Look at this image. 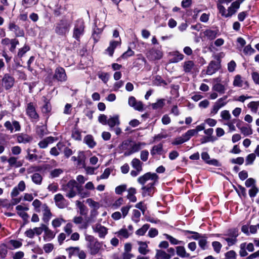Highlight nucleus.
Segmentation results:
<instances>
[{"label": "nucleus", "mask_w": 259, "mask_h": 259, "mask_svg": "<svg viewBox=\"0 0 259 259\" xmlns=\"http://www.w3.org/2000/svg\"><path fill=\"white\" fill-rule=\"evenodd\" d=\"M246 249V243H242L240 245V251L239 254L241 256H246L248 253L245 250Z\"/></svg>", "instance_id": "obj_61"}, {"label": "nucleus", "mask_w": 259, "mask_h": 259, "mask_svg": "<svg viewBox=\"0 0 259 259\" xmlns=\"http://www.w3.org/2000/svg\"><path fill=\"white\" fill-rule=\"evenodd\" d=\"M186 142V141L185 140L184 136L182 135L181 137L176 138L172 142V144L174 145H177L182 144Z\"/></svg>", "instance_id": "obj_63"}, {"label": "nucleus", "mask_w": 259, "mask_h": 259, "mask_svg": "<svg viewBox=\"0 0 259 259\" xmlns=\"http://www.w3.org/2000/svg\"><path fill=\"white\" fill-rule=\"evenodd\" d=\"M233 85L234 87L247 89L249 87L248 82L245 80L243 77L239 74L234 76L233 81Z\"/></svg>", "instance_id": "obj_6"}, {"label": "nucleus", "mask_w": 259, "mask_h": 259, "mask_svg": "<svg viewBox=\"0 0 259 259\" xmlns=\"http://www.w3.org/2000/svg\"><path fill=\"white\" fill-rule=\"evenodd\" d=\"M196 134V131L193 129L188 130L186 133L183 135L185 140L188 141L192 136Z\"/></svg>", "instance_id": "obj_51"}, {"label": "nucleus", "mask_w": 259, "mask_h": 259, "mask_svg": "<svg viewBox=\"0 0 259 259\" xmlns=\"http://www.w3.org/2000/svg\"><path fill=\"white\" fill-rule=\"evenodd\" d=\"M73 222L75 224H79L78 228L80 229H87L88 227V223L86 222H83V218L81 217H75L73 218Z\"/></svg>", "instance_id": "obj_30"}, {"label": "nucleus", "mask_w": 259, "mask_h": 259, "mask_svg": "<svg viewBox=\"0 0 259 259\" xmlns=\"http://www.w3.org/2000/svg\"><path fill=\"white\" fill-rule=\"evenodd\" d=\"M71 23L69 21L63 20L56 24L55 27V32L62 36L65 35L69 31Z\"/></svg>", "instance_id": "obj_3"}, {"label": "nucleus", "mask_w": 259, "mask_h": 259, "mask_svg": "<svg viewBox=\"0 0 259 259\" xmlns=\"http://www.w3.org/2000/svg\"><path fill=\"white\" fill-rule=\"evenodd\" d=\"M162 151V145L160 144L155 145L153 147L151 150V154L152 155H154L156 154H160Z\"/></svg>", "instance_id": "obj_44"}, {"label": "nucleus", "mask_w": 259, "mask_h": 259, "mask_svg": "<svg viewBox=\"0 0 259 259\" xmlns=\"http://www.w3.org/2000/svg\"><path fill=\"white\" fill-rule=\"evenodd\" d=\"M14 81V78L12 76L6 74L2 79V85L6 90H9L13 86Z\"/></svg>", "instance_id": "obj_15"}, {"label": "nucleus", "mask_w": 259, "mask_h": 259, "mask_svg": "<svg viewBox=\"0 0 259 259\" xmlns=\"http://www.w3.org/2000/svg\"><path fill=\"white\" fill-rule=\"evenodd\" d=\"M156 183H148L146 185L143 186L141 188L142 194L143 197L152 196L154 192V185Z\"/></svg>", "instance_id": "obj_10"}, {"label": "nucleus", "mask_w": 259, "mask_h": 259, "mask_svg": "<svg viewBox=\"0 0 259 259\" xmlns=\"http://www.w3.org/2000/svg\"><path fill=\"white\" fill-rule=\"evenodd\" d=\"M66 221L62 218H57L52 221V225L54 228L60 227Z\"/></svg>", "instance_id": "obj_39"}, {"label": "nucleus", "mask_w": 259, "mask_h": 259, "mask_svg": "<svg viewBox=\"0 0 259 259\" xmlns=\"http://www.w3.org/2000/svg\"><path fill=\"white\" fill-rule=\"evenodd\" d=\"M147 58L151 61L160 60L163 56V53L160 48H152L146 53Z\"/></svg>", "instance_id": "obj_5"}, {"label": "nucleus", "mask_w": 259, "mask_h": 259, "mask_svg": "<svg viewBox=\"0 0 259 259\" xmlns=\"http://www.w3.org/2000/svg\"><path fill=\"white\" fill-rule=\"evenodd\" d=\"M128 194L127 195V198L130 200L131 202H135L137 201V198L135 194L136 193V190L134 188H130L127 190Z\"/></svg>", "instance_id": "obj_36"}, {"label": "nucleus", "mask_w": 259, "mask_h": 259, "mask_svg": "<svg viewBox=\"0 0 259 259\" xmlns=\"http://www.w3.org/2000/svg\"><path fill=\"white\" fill-rule=\"evenodd\" d=\"M8 162L11 167H19L22 165V163L17 160L15 157H10L8 159Z\"/></svg>", "instance_id": "obj_35"}, {"label": "nucleus", "mask_w": 259, "mask_h": 259, "mask_svg": "<svg viewBox=\"0 0 259 259\" xmlns=\"http://www.w3.org/2000/svg\"><path fill=\"white\" fill-rule=\"evenodd\" d=\"M201 158L206 163L209 165L217 166L220 165L219 161L217 159H210L209 155L207 152H202L201 153Z\"/></svg>", "instance_id": "obj_21"}, {"label": "nucleus", "mask_w": 259, "mask_h": 259, "mask_svg": "<svg viewBox=\"0 0 259 259\" xmlns=\"http://www.w3.org/2000/svg\"><path fill=\"white\" fill-rule=\"evenodd\" d=\"M219 69V65L215 61H211L208 65L206 73L211 75L214 74Z\"/></svg>", "instance_id": "obj_27"}, {"label": "nucleus", "mask_w": 259, "mask_h": 259, "mask_svg": "<svg viewBox=\"0 0 259 259\" xmlns=\"http://www.w3.org/2000/svg\"><path fill=\"white\" fill-rule=\"evenodd\" d=\"M146 60L145 58L141 55H139V57L134 62V66L137 67H140L142 63L145 64Z\"/></svg>", "instance_id": "obj_47"}, {"label": "nucleus", "mask_w": 259, "mask_h": 259, "mask_svg": "<svg viewBox=\"0 0 259 259\" xmlns=\"http://www.w3.org/2000/svg\"><path fill=\"white\" fill-rule=\"evenodd\" d=\"M84 23L83 20H78L76 21L73 31L72 36L77 41H79L81 36L84 32Z\"/></svg>", "instance_id": "obj_4"}, {"label": "nucleus", "mask_w": 259, "mask_h": 259, "mask_svg": "<svg viewBox=\"0 0 259 259\" xmlns=\"http://www.w3.org/2000/svg\"><path fill=\"white\" fill-rule=\"evenodd\" d=\"M242 134L244 136H249L252 134V130L250 127L243 126L240 128Z\"/></svg>", "instance_id": "obj_56"}, {"label": "nucleus", "mask_w": 259, "mask_h": 259, "mask_svg": "<svg viewBox=\"0 0 259 259\" xmlns=\"http://www.w3.org/2000/svg\"><path fill=\"white\" fill-rule=\"evenodd\" d=\"M54 201L56 206L59 208H64L67 206V201L60 193L55 195Z\"/></svg>", "instance_id": "obj_12"}, {"label": "nucleus", "mask_w": 259, "mask_h": 259, "mask_svg": "<svg viewBox=\"0 0 259 259\" xmlns=\"http://www.w3.org/2000/svg\"><path fill=\"white\" fill-rule=\"evenodd\" d=\"M54 78L59 81H65L67 80V75L65 70L62 67L57 68L55 71Z\"/></svg>", "instance_id": "obj_13"}, {"label": "nucleus", "mask_w": 259, "mask_h": 259, "mask_svg": "<svg viewBox=\"0 0 259 259\" xmlns=\"http://www.w3.org/2000/svg\"><path fill=\"white\" fill-rule=\"evenodd\" d=\"M46 224H41L39 227H35L33 228L34 234L36 235H40L42 234V232H44L45 229L44 226H46Z\"/></svg>", "instance_id": "obj_59"}, {"label": "nucleus", "mask_w": 259, "mask_h": 259, "mask_svg": "<svg viewBox=\"0 0 259 259\" xmlns=\"http://www.w3.org/2000/svg\"><path fill=\"white\" fill-rule=\"evenodd\" d=\"M198 244L202 249L205 250L206 248L207 237L204 235L202 236L199 240Z\"/></svg>", "instance_id": "obj_48"}, {"label": "nucleus", "mask_w": 259, "mask_h": 259, "mask_svg": "<svg viewBox=\"0 0 259 259\" xmlns=\"http://www.w3.org/2000/svg\"><path fill=\"white\" fill-rule=\"evenodd\" d=\"M78 187H79V185L77 182L74 180H71L67 184L62 186V190L65 192L67 197L72 198L76 195V190L77 191Z\"/></svg>", "instance_id": "obj_1"}, {"label": "nucleus", "mask_w": 259, "mask_h": 259, "mask_svg": "<svg viewBox=\"0 0 259 259\" xmlns=\"http://www.w3.org/2000/svg\"><path fill=\"white\" fill-rule=\"evenodd\" d=\"M92 229L94 232L98 234L99 237L100 238H104L108 234V228L99 223L93 225Z\"/></svg>", "instance_id": "obj_7"}, {"label": "nucleus", "mask_w": 259, "mask_h": 259, "mask_svg": "<svg viewBox=\"0 0 259 259\" xmlns=\"http://www.w3.org/2000/svg\"><path fill=\"white\" fill-rule=\"evenodd\" d=\"M165 105V99H159L156 103H153L151 106L153 109H161Z\"/></svg>", "instance_id": "obj_43"}, {"label": "nucleus", "mask_w": 259, "mask_h": 259, "mask_svg": "<svg viewBox=\"0 0 259 259\" xmlns=\"http://www.w3.org/2000/svg\"><path fill=\"white\" fill-rule=\"evenodd\" d=\"M238 235V233L237 231L233 230L231 231L228 234L225 235L226 237L223 238L226 241H227L229 246H232L236 243V238Z\"/></svg>", "instance_id": "obj_9"}, {"label": "nucleus", "mask_w": 259, "mask_h": 259, "mask_svg": "<svg viewBox=\"0 0 259 259\" xmlns=\"http://www.w3.org/2000/svg\"><path fill=\"white\" fill-rule=\"evenodd\" d=\"M128 105L135 110L141 111L143 109V104L141 101H137L134 97L131 96L128 98Z\"/></svg>", "instance_id": "obj_14"}, {"label": "nucleus", "mask_w": 259, "mask_h": 259, "mask_svg": "<svg viewBox=\"0 0 259 259\" xmlns=\"http://www.w3.org/2000/svg\"><path fill=\"white\" fill-rule=\"evenodd\" d=\"M174 57L170 60L172 63H177L184 59V55L178 52H174Z\"/></svg>", "instance_id": "obj_42"}, {"label": "nucleus", "mask_w": 259, "mask_h": 259, "mask_svg": "<svg viewBox=\"0 0 259 259\" xmlns=\"http://www.w3.org/2000/svg\"><path fill=\"white\" fill-rule=\"evenodd\" d=\"M87 247L90 253L95 255L99 252L102 247V244L97 240L92 244H88Z\"/></svg>", "instance_id": "obj_19"}, {"label": "nucleus", "mask_w": 259, "mask_h": 259, "mask_svg": "<svg viewBox=\"0 0 259 259\" xmlns=\"http://www.w3.org/2000/svg\"><path fill=\"white\" fill-rule=\"evenodd\" d=\"M83 141L90 148H93L96 145V142L95 141L93 137L91 135H87L84 138Z\"/></svg>", "instance_id": "obj_33"}, {"label": "nucleus", "mask_w": 259, "mask_h": 259, "mask_svg": "<svg viewBox=\"0 0 259 259\" xmlns=\"http://www.w3.org/2000/svg\"><path fill=\"white\" fill-rule=\"evenodd\" d=\"M217 8L219 11L220 13L221 14L222 16L225 17H229L228 16V12H226V10L225 8L222 5V4L219 3L217 5Z\"/></svg>", "instance_id": "obj_58"}, {"label": "nucleus", "mask_w": 259, "mask_h": 259, "mask_svg": "<svg viewBox=\"0 0 259 259\" xmlns=\"http://www.w3.org/2000/svg\"><path fill=\"white\" fill-rule=\"evenodd\" d=\"M120 123L119 116L118 115H114L113 116H110L107 124L112 129L114 127L119 126Z\"/></svg>", "instance_id": "obj_20"}, {"label": "nucleus", "mask_w": 259, "mask_h": 259, "mask_svg": "<svg viewBox=\"0 0 259 259\" xmlns=\"http://www.w3.org/2000/svg\"><path fill=\"white\" fill-rule=\"evenodd\" d=\"M141 217L140 212L137 209H134L133 210V216L132 219L133 221L137 223L140 221V218Z\"/></svg>", "instance_id": "obj_49"}, {"label": "nucleus", "mask_w": 259, "mask_h": 259, "mask_svg": "<svg viewBox=\"0 0 259 259\" xmlns=\"http://www.w3.org/2000/svg\"><path fill=\"white\" fill-rule=\"evenodd\" d=\"M158 179V176L155 173L148 172L140 176L137 179L138 183L142 186L146 185V183H156Z\"/></svg>", "instance_id": "obj_2"}, {"label": "nucleus", "mask_w": 259, "mask_h": 259, "mask_svg": "<svg viewBox=\"0 0 259 259\" xmlns=\"http://www.w3.org/2000/svg\"><path fill=\"white\" fill-rule=\"evenodd\" d=\"M73 225L71 223H67L64 227L63 230L68 235H70L72 233Z\"/></svg>", "instance_id": "obj_60"}, {"label": "nucleus", "mask_w": 259, "mask_h": 259, "mask_svg": "<svg viewBox=\"0 0 259 259\" xmlns=\"http://www.w3.org/2000/svg\"><path fill=\"white\" fill-rule=\"evenodd\" d=\"M203 34L205 36L207 37L208 39L213 40L219 35L218 29H206L204 32Z\"/></svg>", "instance_id": "obj_22"}, {"label": "nucleus", "mask_w": 259, "mask_h": 259, "mask_svg": "<svg viewBox=\"0 0 259 259\" xmlns=\"http://www.w3.org/2000/svg\"><path fill=\"white\" fill-rule=\"evenodd\" d=\"M78 195L82 198H87L90 196V193L88 191H84L81 186L77 188Z\"/></svg>", "instance_id": "obj_45"}, {"label": "nucleus", "mask_w": 259, "mask_h": 259, "mask_svg": "<svg viewBox=\"0 0 259 259\" xmlns=\"http://www.w3.org/2000/svg\"><path fill=\"white\" fill-rule=\"evenodd\" d=\"M8 28L10 31L13 32L16 36L21 37L24 35V32L15 23L11 22L9 23Z\"/></svg>", "instance_id": "obj_16"}, {"label": "nucleus", "mask_w": 259, "mask_h": 259, "mask_svg": "<svg viewBox=\"0 0 259 259\" xmlns=\"http://www.w3.org/2000/svg\"><path fill=\"white\" fill-rule=\"evenodd\" d=\"M80 248L78 247H70L66 249L68 252L69 256L77 255Z\"/></svg>", "instance_id": "obj_50"}, {"label": "nucleus", "mask_w": 259, "mask_h": 259, "mask_svg": "<svg viewBox=\"0 0 259 259\" xmlns=\"http://www.w3.org/2000/svg\"><path fill=\"white\" fill-rule=\"evenodd\" d=\"M165 236L166 237V238L168 239L169 242L174 245H177L181 243H183V242L182 241H179L175 238L173 237L172 236L168 235V234H165Z\"/></svg>", "instance_id": "obj_54"}, {"label": "nucleus", "mask_w": 259, "mask_h": 259, "mask_svg": "<svg viewBox=\"0 0 259 259\" xmlns=\"http://www.w3.org/2000/svg\"><path fill=\"white\" fill-rule=\"evenodd\" d=\"M131 165L135 169L143 170V163L138 158H134L131 161Z\"/></svg>", "instance_id": "obj_37"}, {"label": "nucleus", "mask_w": 259, "mask_h": 259, "mask_svg": "<svg viewBox=\"0 0 259 259\" xmlns=\"http://www.w3.org/2000/svg\"><path fill=\"white\" fill-rule=\"evenodd\" d=\"M221 117L224 120L228 121L230 120L231 115L228 110H223L221 112Z\"/></svg>", "instance_id": "obj_55"}, {"label": "nucleus", "mask_w": 259, "mask_h": 259, "mask_svg": "<svg viewBox=\"0 0 259 259\" xmlns=\"http://www.w3.org/2000/svg\"><path fill=\"white\" fill-rule=\"evenodd\" d=\"M138 251L142 254L146 255L149 252L148 246L146 242L138 241Z\"/></svg>", "instance_id": "obj_29"}, {"label": "nucleus", "mask_w": 259, "mask_h": 259, "mask_svg": "<svg viewBox=\"0 0 259 259\" xmlns=\"http://www.w3.org/2000/svg\"><path fill=\"white\" fill-rule=\"evenodd\" d=\"M31 180L32 182L36 185H39L41 184L42 180V177L38 173H34L31 176Z\"/></svg>", "instance_id": "obj_38"}, {"label": "nucleus", "mask_w": 259, "mask_h": 259, "mask_svg": "<svg viewBox=\"0 0 259 259\" xmlns=\"http://www.w3.org/2000/svg\"><path fill=\"white\" fill-rule=\"evenodd\" d=\"M212 246L214 251L217 253H219L221 251L222 245L221 243L218 241H213L212 242Z\"/></svg>", "instance_id": "obj_57"}, {"label": "nucleus", "mask_w": 259, "mask_h": 259, "mask_svg": "<svg viewBox=\"0 0 259 259\" xmlns=\"http://www.w3.org/2000/svg\"><path fill=\"white\" fill-rule=\"evenodd\" d=\"M149 227L150 226L149 224H144L141 228L137 230L135 233L138 236H143L147 231Z\"/></svg>", "instance_id": "obj_40"}, {"label": "nucleus", "mask_w": 259, "mask_h": 259, "mask_svg": "<svg viewBox=\"0 0 259 259\" xmlns=\"http://www.w3.org/2000/svg\"><path fill=\"white\" fill-rule=\"evenodd\" d=\"M115 234L120 239H126L132 234V232H128L125 228H122L118 231L115 232Z\"/></svg>", "instance_id": "obj_31"}, {"label": "nucleus", "mask_w": 259, "mask_h": 259, "mask_svg": "<svg viewBox=\"0 0 259 259\" xmlns=\"http://www.w3.org/2000/svg\"><path fill=\"white\" fill-rule=\"evenodd\" d=\"M57 139L53 137H48L40 141L38 145L40 148H46L49 144H52L56 141Z\"/></svg>", "instance_id": "obj_24"}, {"label": "nucleus", "mask_w": 259, "mask_h": 259, "mask_svg": "<svg viewBox=\"0 0 259 259\" xmlns=\"http://www.w3.org/2000/svg\"><path fill=\"white\" fill-rule=\"evenodd\" d=\"M44 227L45 230L43 238L46 241H50L55 237V233L50 229L47 225L44 226Z\"/></svg>", "instance_id": "obj_25"}, {"label": "nucleus", "mask_w": 259, "mask_h": 259, "mask_svg": "<svg viewBox=\"0 0 259 259\" xmlns=\"http://www.w3.org/2000/svg\"><path fill=\"white\" fill-rule=\"evenodd\" d=\"M41 210L42 212V221L45 223H48L52 216L50 209L47 204L44 203L41 205Z\"/></svg>", "instance_id": "obj_11"}, {"label": "nucleus", "mask_w": 259, "mask_h": 259, "mask_svg": "<svg viewBox=\"0 0 259 259\" xmlns=\"http://www.w3.org/2000/svg\"><path fill=\"white\" fill-rule=\"evenodd\" d=\"M195 67V64L193 61L189 60L185 61L183 64L184 71L186 73L191 72Z\"/></svg>", "instance_id": "obj_34"}, {"label": "nucleus", "mask_w": 259, "mask_h": 259, "mask_svg": "<svg viewBox=\"0 0 259 259\" xmlns=\"http://www.w3.org/2000/svg\"><path fill=\"white\" fill-rule=\"evenodd\" d=\"M43 204L41 203V202L38 200V199H35L32 203V205L34 207V210L37 212H40L41 209V205Z\"/></svg>", "instance_id": "obj_46"}, {"label": "nucleus", "mask_w": 259, "mask_h": 259, "mask_svg": "<svg viewBox=\"0 0 259 259\" xmlns=\"http://www.w3.org/2000/svg\"><path fill=\"white\" fill-rule=\"evenodd\" d=\"M256 158V155L254 153L249 154L246 157V165H251L253 163Z\"/></svg>", "instance_id": "obj_53"}, {"label": "nucleus", "mask_w": 259, "mask_h": 259, "mask_svg": "<svg viewBox=\"0 0 259 259\" xmlns=\"http://www.w3.org/2000/svg\"><path fill=\"white\" fill-rule=\"evenodd\" d=\"M259 106V102H251L248 105V107L249 108L251 111L256 113L257 111Z\"/></svg>", "instance_id": "obj_52"}, {"label": "nucleus", "mask_w": 259, "mask_h": 259, "mask_svg": "<svg viewBox=\"0 0 259 259\" xmlns=\"http://www.w3.org/2000/svg\"><path fill=\"white\" fill-rule=\"evenodd\" d=\"M156 257L160 259H170V255L167 253L165 251L161 250H157L156 253Z\"/></svg>", "instance_id": "obj_41"}, {"label": "nucleus", "mask_w": 259, "mask_h": 259, "mask_svg": "<svg viewBox=\"0 0 259 259\" xmlns=\"http://www.w3.org/2000/svg\"><path fill=\"white\" fill-rule=\"evenodd\" d=\"M212 89V90L219 93L220 94H224L226 90V85L220 82L214 84Z\"/></svg>", "instance_id": "obj_32"}, {"label": "nucleus", "mask_w": 259, "mask_h": 259, "mask_svg": "<svg viewBox=\"0 0 259 259\" xmlns=\"http://www.w3.org/2000/svg\"><path fill=\"white\" fill-rule=\"evenodd\" d=\"M27 115L31 119L32 121H37L39 116L35 109V106L32 103H29L27 104L26 109Z\"/></svg>", "instance_id": "obj_8"}, {"label": "nucleus", "mask_w": 259, "mask_h": 259, "mask_svg": "<svg viewBox=\"0 0 259 259\" xmlns=\"http://www.w3.org/2000/svg\"><path fill=\"white\" fill-rule=\"evenodd\" d=\"M32 138L28 135L19 134L17 136V141L19 143L26 144L31 142Z\"/></svg>", "instance_id": "obj_26"}, {"label": "nucleus", "mask_w": 259, "mask_h": 259, "mask_svg": "<svg viewBox=\"0 0 259 259\" xmlns=\"http://www.w3.org/2000/svg\"><path fill=\"white\" fill-rule=\"evenodd\" d=\"M121 45V39L119 38V40H111L109 42V46L105 50V52L110 56H112L116 48Z\"/></svg>", "instance_id": "obj_18"}, {"label": "nucleus", "mask_w": 259, "mask_h": 259, "mask_svg": "<svg viewBox=\"0 0 259 259\" xmlns=\"http://www.w3.org/2000/svg\"><path fill=\"white\" fill-rule=\"evenodd\" d=\"M109 118L105 114H100L98 117V121L100 123L103 125L107 124Z\"/></svg>", "instance_id": "obj_64"}, {"label": "nucleus", "mask_w": 259, "mask_h": 259, "mask_svg": "<svg viewBox=\"0 0 259 259\" xmlns=\"http://www.w3.org/2000/svg\"><path fill=\"white\" fill-rule=\"evenodd\" d=\"M237 254L234 250H230L225 253L224 259H236Z\"/></svg>", "instance_id": "obj_62"}, {"label": "nucleus", "mask_w": 259, "mask_h": 259, "mask_svg": "<svg viewBox=\"0 0 259 259\" xmlns=\"http://www.w3.org/2000/svg\"><path fill=\"white\" fill-rule=\"evenodd\" d=\"M177 254L182 258L190 257V254L186 252L185 248L183 246H178L176 247Z\"/></svg>", "instance_id": "obj_28"}, {"label": "nucleus", "mask_w": 259, "mask_h": 259, "mask_svg": "<svg viewBox=\"0 0 259 259\" xmlns=\"http://www.w3.org/2000/svg\"><path fill=\"white\" fill-rule=\"evenodd\" d=\"M25 188L26 185L25 182L23 181H21L18 183V185L13 189L11 193L12 197L17 196L20 192H23L25 190Z\"/></svg>", "instance_id": "obj_17"}, {"label": "nucleus", "mask_w": 259, "mask_h": 259, "mask_svg": "<svg viewBox=\"0 0 259 259\" xmlns=\"http://www.w3.org/2000/svg\"><path fill=\"white\" fill-rule=\"evenodd\" d=\"M146 144L144 142H138L134 143L130 149V151L128 152H125L124 155L128 156L132 153L139 151L143 147L145 146Z\"/></svg>", "instance_id": "obj_23"}]
</instances>
